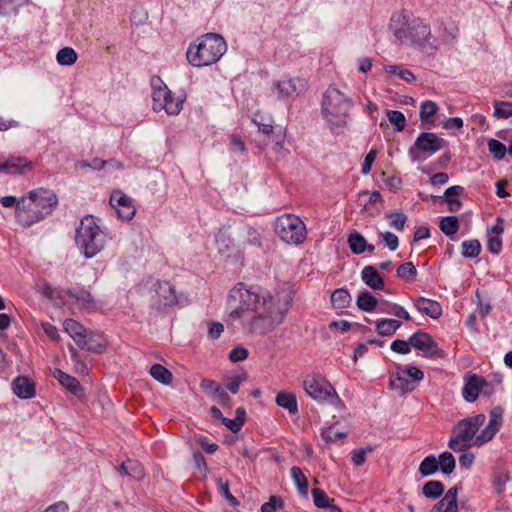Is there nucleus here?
Segmentation results:
<instances>
[{"label": "nucleus", "instance_id": "6", "mask_svg": "<svg viewBox=\"0 0 512 512\" xmlns=\"http://www.w3.org/2000/svg\"><path fill=\"white\" fill-rule=\"evenodd\" d=\"M485 420L486 416L484 414L460 420L452 431L448 447L455 452H459L466 451L472 446L479 447L487 443L488 441L479 440V434H477Z\"/></svg>", "mask_w": 512, "mask_h": 512}, {"label": "nucleus", "instance_id": "24", "mask_svg": "<svg viewBox=\"0 0 512 512\" xmlns=\"http://www.w3.org/2000/svg\"><path fill=\"white\" fill-rule=\"evenodd\" d=\"M53 376L70 393L77 397L81 396L83 388L76 377H73L60 369H55L53 372Z\"/></svg>", "mask_w": 512, "mask_h": 512}, {"label": "nucleus", "instance_id": "4", "mask_svg": "<svg viewBox=\"0 0 512 512\" xmlns=\"http://www.w3.org/2000/svg\"><path fill=\"white\" fill-rule=\"evenodd\" d=\"M226 50V41L220 34L206 33L189 45L186 57L194 67L209 66L218 62Z\"/></svg>", "mask_w": 512, "mask_h": 512}, {"label": "nucleus", "instance_id": "25", "mask_svg": "<svg viewBox=\"0 0 512 512\" xmlns=\"http://www.w3.org/2000/svg\"><path fill=\"white\" fill-rule=\"evenodd\" d=\"M77 346L83 350L94 353H102L106 349V344L102 336L93 332H87Z\"/></svg>", "mask_w": 512, "mask_h": 512}, {"label": "nucleus", "instance_id": "13", "mask_svg": "<svg viewBox=\"0 0 512 512\" xmlns=\"http://www.w3.org/2000/svg\"><path fill=\"white\" fill-rule=\"evenodd\" d=\"M110 205L117 212L119 218L131 220L136 212L132 199L122 191H114L110 196Z\"/></svg>", "mask_w": 512, "mask_h": 512}, {"label": "nucleus", "instance_id": "64", "mask_svg": "<svg viewBox=\"0 0 512 512\" xmlns=\"http://www.w3.org/2000/svg\"><path fill=\"white\" fill-rule=\"evenodd\" d=\"M221 422L223 425H225L229 430H231L234 433L239 432L243 426V420H241L240 418H235V417L233 419L224 417V418H222Z\"/></svg>", "mask_w": 512, "mask_h": 512}, {"label": "nucleus", "instance_id": "43", "mask_svg": "<svg viewBox=\"0 0 512 512\" xmlns=\"http://www.w3.org/2000/svg\"><path fill=\"white\" fill-rule=\"evenodd\" d=\"M438 470V461L434 455L426 456L419 465V473L424 477L432 476Z\"/></svg>", "mask_w": 512, "mask_h": 512}, {"label": "nucleus", "instance_id": "22", "mask_svg": "<svg viewBox=\"0 0 512 512\" xmlns=\"http://www.w3.org/2000/svg\"><path fill=\"white\" fill-rule=\"evenodd\" d=\"M149 283L155 289L156 294L163 298V301L160 302L161 305L170 306L176 302L175 290L169 282L149 279L147 284Z\"/></svg>", "mask_w": 512, "mask_h": 512}, {"label": "nucleus", "instance_id": "1", "mask_svg": "<svg viewBox=\"0 0 512 512\" xmlns=\"http://www.w3.org/2000/svg\"><path fill=\"white\" fill-rule=\"evenodd\" d=\"M229 317L241 320L245 331L264 335L280 325L287 312L288 302L275 299L267 290H252L238 283L228 295Z\"/></svg>", "mask_w": 512, "mask_h": 512}, {"label": "nucleus", "instance_id": "7", "mask_svg": "<svg viewBox=\"0 0 512 512\" xmlns=\"http://www.w3.org/2000/svg\"><path fill=\"white\" fill-rule=\"evenodd\" d=\"M105 234L101 231L95 218L86 215L76 229V245L86 258L97 255L105 245Z\"/></svg>", "mask_w": 512, "mask_h": 512}, {"label": "nucleus", "instance_id": "62", "mask_svg": "<svg viewBox=\"0 0 512 512\" xmlns=\"http://www.w3.org/2000/svg\"><path fill=\"white\" fill-rule=\"evenodd\" d=\"M377 156V151L374 149H371L365 156L364 162L361 167L362 174L366 175L371 171V167L373 162L375 161Z\"/></svg>", "mask_w": 512, "mask_h": 512}, {"label": "nucleus", "instance_id": "45", "mask_svg": "<svg viewBox=\"0 0 512 512\" xmlns=\"http://www.w3.org/2000/svg\"><path fill=\"white\" fill-rule=\"evenodd\" d=\"M384 70L392 75L399 77L407 83H411L415 80L414 74L405 68H402L400 65H386L384 66Z\"/></svg>", "mask_w": 512, "mask_h": 512}, {"label": "nucleus", "instance_id": "21", "mask_svg": "<svg viewBox=\"0 0 512 512\" xmlns=\"http://www.w3.org/2000/svg\"><path fill=\"white\" fill-rule=\"evenodd\" d=\"M32 169V162L26 157H9L5 160L4 172L8 175H24Z\"/></svg>", "mask_w": 512, "mask_h": 512}, {"label": "nucleus", "instance_id": "30", "mask_svg": "<svg viewBox=\"0 0 512 512\" xmlns=\"http://www.w3.org/2000/svg\"><path fill=\"white\" fill-rule=\"evenodd\" d=\"M276 404L286 410L290 414H296L298 412L297 399L294 393L281 391L276 396Z\"/></svg>", "mask_w": 512, "mask_h": 512}, {"label": "nucleus", "instance_id": "12", "mask_svg": "<svg viewBox=\"0 0 512 512\" xmlns=\"http://www.w3.org/2000/svg\"><path fill=\"white\" fill-rule=\"evenodd\" d=\"M410 344L415 349L422 351L426 358H437L443 355V351L434 339L422 330H418L410 336Z\"/></svg>", "mask_w": 512, "mask_h": 512}, {"label": "nucleus", "instance_id": "5", "mask_svg": "<svg viewBox=\"0 0 512 512\" xmlns=\"http://www.w3.org/2000/svg\"><path fill=\"white\" fill-rule=\"evenodd\" d=\"M352 100L335 86H329L323 93L321 113L331 130L347 124Z\"/></svg>", "mask_w": 512, "mask_h": 512}, {"label": "nucleus", "instance_id": "36", "mask_svg": "<svg viewBox=\"0 0 512 512\" xmlns=\"http://www.w3.org/2000/svg\"><path fill=\"white\" fill-rule=\"evenodd\" d=\"M352 301L348 290L339 288L333 291L331 295V303L333 307L343 309L350 306Z\"/></svg>", "mask_w": 512, "mask_h": 512}, {"label": "nucleus", "instance_id": "49", "mask_svg": "<svg viewBox=\"0 0 512 512\" xmlns=\"http://www.w3.org/2000/svg\"><path fill=\"white\" fill-rule=\"evenodd\" d=\"M313 503L317 508L325 509L329 506V503L333 500L320 488H313L311 490Z\"/></svg>", "mask_w": 512, "mask_h": 512}, {"label": "nucleus", "instance_id": "59", "mask_svg": "<svg viewBox=\"0 0 512 512\" xmlns=\"http://www.w3.org/2000/svg\"><path fill=\"white\" fill-rule=\"evenodd\" d=\"M248 357V350L242 346L233 348L229 353V359L232 362H241Z\"/></svg>", "mask_w": 512, "mask_h": 512}, {"label": "nucleus", "instance_id": "38", "mask_svg": "<svg viewBox=\"0 0 512 512\" xmlns=\"http://www.w3.org/2000/svg\"><path fill=\"white\" fill-rule=\"evenodd\" d=\"M438 105L431 100H425L420 105L419 117L423 123H432V117L438 112Z\"/></svg>", "mask_w": 512, "mask_h": 512}, {"label": "nucleus", "instance_id": "56", "mask_svg": "<svg viewBox=\"0 0 512 512\" xmlns=\"http://www.w3.org/2000/svg\"><path fill=\"white\" fill-rule=\"evenodd\" d=\"M372 447L355 449L351 452V460L354 465L361 466L366 461V454L372 452Z\"/></svg>", "mask_w": 512, "mask_h": 512}, {"label": "nucleus", "instance_id": "17", "mask_svg": "<svg viewBox=\"0 0 512 512\" xmlns=\"http://www.w3.org/2000/svg\"><path fill=\"white\" fill-rule=\"evenodd\" d=\"M13 393L20 399H32L36 395L35 382L27 376H17L11 383Z\"/></svg>", "mask_w": 512, "mask_h": 512}, {"label": "nucleus", "instance_id": "52", "mask_svg": "<svg viewBox=\"0 0 512 512\" xmlns=\"http://www.w3.org/2000/svg\"><path fill=\"white\" fill-rule=\"evenodd\" d=\"M389 122L394 126L395 130L402 131L405 128L406 118L404 114L397 110L387 111Z\"/></svg>", "mask_w": 512, "mask_h": 512}, {"label": "nucleus", "instance_id": "32", "mask_svg": "<svg viewBox=\"0 0 512 512\" xmlns=\"http://www.w3.org/2000/svg\"><path fill=\"white\" fill-rule=\"evenodd\" d=\"M63 327L66 333L73 338L74 342L78 345L82 338L87 333V330L76 320L66 319L63 323Z\"/></svg>", "mask_w": 512, "mask_h": 512}, {"label": "nucleus", "instance_id": "20", "mask_svg": "<svg viewBox=\"0 0 512 512\" xmlns=\"http://www.w3.org/2000/svg\"><path fill=\"white\" fill-rule=\"evenodd\" d=\"M459 492L458 486L451 487L439 500L430 512H458L457 496Z\"/></svg>", "mask_w": 512, "mask_h": 512}, {"label": "nucleus", "instance_id": "19", "mask_svg": "<svg viewBox=\"0 0 512 512\" xmlns=\"http://www.w3.org/2000/svg\"><path fill=\"white\" fill-rule=\"evenodd\" d=\"M304 87L302 80L299 78H284L274 83V89L278 91L280 98H290L298 95Z\"/></svg>", "mask_w": 512, "mask_h": 512}, {"label": "nucleus", "instance_id": "10", "mask_svg": "<svg viewBox=\"0 0 512 512\" xmlns=\"http://www.w3.org/2000/svg\"><path fill=\"white\" fill-rule=\"evenodd\" d=\"M152 86V108L155 112L164 110L168 115H177L183 108V101L172 95L168 87L159 77H153Z\"/></svg>", "mask_w": 512, "mask_h": 512}, {"label": "nucleus", "instance_id": "37", "mask_svg": "<svg viewBox=\"0 0 512 512\" xmlns=\"http://www.w3.org/2000/svg\"><path fill=\"white\" fill-rule=\"evenodd\" d=\"M444 492V484L438 480H430L422 487V494L429 499H437Z\"/></svg>", "mask_w": 512, "mask_h": 512}, {"label": "nucleus", "instance_id": "48", "mask_svg": "<svg viewBox=\"0 0 512 512\" xmlns=\"http://www.w3.org/2000/svg\"><path fill=\"white\" fill-rule=\"evenodd\" d=\"M42 294L47 299L53 301L56 306H62L64 299L60 291L55 290L50 284L45 283L42 288Z\"/></svg>", "mask_w": 512, "mask_h": 512}, {"label": "nucleus", "instance_id": "42", "mask_svg": "<svg viewBox=\"0 0 512 512\" xmlns=\"http://www.w3.org/2000/svg\"><path fill=\"white\" fill-rule=\"evenodd\" d=\"M440 230L447 236H453L459 230V221L456 216L442 217L439 224Z\"/></svg>", "mask_w": 512, "mask_h": 512}, {"label": "nucleus", "instance_id": "58", "mask_svg": "<svg viewBox=\"0 0 512 512\" xmlns=\"http://www.w3.org/2000/svg\"><path fill=\"white\" fill-rule=\"evenodd\" d=\"M487 249L493 254H498L502 249V238L488 234Z\"/></svg>", "mask_w": 512, "mask_h": 512}, {"label": "nucleus", "instance_id": "57", "mask_svg": "<svg viewBox=\"0 0 512 512\" xmlns=\"http://www.w3.org/2000/svg\"><path fill=\"white\" fill-rule=\"evenodd\" d=\"M380 236L389 250L395 251L398 248L399 239L394 233L386 231L381 233Z\"/></svg>", "mask_w": 512, "mask_h": 512}, {"label": "nucleus", "instance_id": "35", "mask_svg": "<svg viewBox=\"0 0 512 512\" xmlns=\"http://www.w3.org/2000/svg\"><path fill=\"white\" fill-rule=\"evenodd\" d=\"M150 375L159 383L170 385L173 381V374L161 364H154L150 368Z\"/></svg>", "mask_w": 512, "mask_h": 512}, {"label": "nucleus", "instance_id": "2", "mask_svg": "<svg viewBox=\"0 0 512 512\" xmlns=\"http://www.w3.org/2000/svg\"><path fill=\"white\" fill-rule=\"evenodd\" d=\"M390 30L396 41L431 56L435 54V43L432 42L430 25L412 13L400 12L393 14Z\"/></svg>", "mask_w": 512, "mask_h": 512}, {"label": "nucleus", "instance_id": "31", "mask_svg": "<svg viewBox=\"0 0 512 512\" xmlns=\"http://www.w3.org/2000/svg\"><path fill=\"white\" fill-rule=\"evenodd\" d=\"M347 243L351 252L355 255H360L366 251L367 241L365 237L356 230L348 234Z\"/></svg>", "mask_w": 512, "mask_h": 512}, {"label": "nucleus", "instance_id": "8", "mask_svg": "<svg viewBox=\"0 0 512 512\" xmlns=\"http://www.w3.org/2000/svg\"><path fill=\"white\" fill-rule=\"evenodd\" d=\"M275 232L282 241L294 245L303 243L307 237L305 223L294 214L279 216L275 221Z\"/></svg>", "mask_w": 512, "mask_h": 512}, {"label": "nucleus", "instance_id": "60", "mask_svg": "<svg viewBox=\"0 0 512 512\" xmlns=\"http://www.w3.org/2000/svg\"><path fill=\"white\" fill-rule=\"evenodd\" d=\"M411 382H419L424 378V373L416 366L409 365L402 369Z\"/></svg>", "mask_w": 512, "mask_h": 512}, {"label": "nucleus", "instance_id": "28", "mask_svg": "<svg viewBox=\"0 0 512 512\" xmlns=\"http://www.w3.org/2000/svg\"><path fill=\"white\" fill-rule=\"evenodd\" d=\"M290 475L292 478L293 483L295 484L297 491L299 495L304 498H309V492H308V480L306 476L304 475L301 468L297 466H293L290 469Z\"/></svg>", "mask_w": 512, "mask_h": 512}, {"label": "nucleus", "instance_id": "40", "mask_svg": "<svg viewBox=\"0 0 512 512\" xmlns=\"http://www.w3.org/2000/svg\"><path fill=\"white\" fill-rule=\"evenodd\" d=\"M438 461V469L446 475L451 474L456 466V461L452 453L445 451L439 455Z\"/></svg>", "mask_w": 512, "mask_h": 512}, {"label": "nucleus", "instance_id": "41", "mask_svg": "<svg viewBox=\"0 0 512 512\" xmlns=\"http://www.w3.org/2000/svg\"><path fill=\"white\" fill-rule=\"evenodd\" d=\"M78 55L71 47L61 48L56 55V61L61 66H71L77 61Z\"/></svg>", "mask_w": 512, "mask_h": 512}, {"label": "nucleus", "instance_id": "23", "mask_svg": "<svg viewBox=\"0 0 512 512\" xmlns=\"http://www.w3.org/2000/svg\"><path fill=\"white\" fill-rule=\"evenodd\" d=\"M414 307L432 319H438L442 315V307L440 303L435 300L418 297L413 300Z\"/></svg>", "mask_w": 512, "mask_h": 512}, {"label": "nucleus", "instance_id": "14", "mask_svg": "<svg viewBox=\"0 0 512 512\" xmlns=\"http://www.w3.org/2000/svg\"><path fill=\"white\" fill-rule=\"evenodd\" d=\"M458 33L459 29L453 22L441 21L435 30V35L432 34V42L435 43V52L442 44L452 45Z\"/></svg>", "mask_w": 512, "mask_h": 512}, {"label": "nucleus", "instance_id": "63", "mask_svg": "<svg viewBox=\"0 0 512 512\" xmlns=\"http://www.w3.org/2000/svg\"><path fill=\"white\" fill-rule=\"evenodd\" d=\"M244 233L248 236V244L254 246H261V239L259 233L250 226H245L243 228Z\"/></svg>", "mask_w": 512, "mask_h": 512}, {"label": "nucleus", "instance_id": "47", "mask_svg": "<svg viewBox=\"0 0 512 512\" xmlns=\"http://www.w3.org/2000/svg\"><path fill=\"white\" fill-rule=\"evenodd\" d=\"M487 145L489 152L496 160H502L508 152V148L499 140L490 139Z\"/></svg>", "mask_w": 512, "mask_h": 512}, {"label": "nucleus", "instance_id": "27", "mask_svg": "<svg viewBox=\"0 0 512 512\" xmlns=\"http://www.w3.org/2000/svg\"><path fill=\"white\" fill-rule=\"evenodd\" d=\"M121 475L129 476L135 480H141L145 476L143 466L136 460L124 461L118 469Z\"/></svg>", "mask_w": 512, "mask_h": 512}, {"label": "nucleus", "instance_id": "50", "mask_svg": "<svg viewBox=\"0 0 512 512\" xmlns=\"http://www.w3.org/2000/svg\"><path fill=\"white\" fill-rule=\"evenodd\" d=\"M385 303L391 307V310H385L383 308H379L378 309L379 312L386 313V314H392V315H394L398 318L404 319L406 321L410 320V314L403 306H400L396 303H392L389 301H385Z\"/></svg>", "mask_w": 512, "mask_h": 512}, {"label": "nucleus", "instance_id": "44", "mask_svg": "<svg viewBox=\"0 0 512 512\" xmlns=\"http://www.w3.org/2000/svg\"><path fill=\"white\" fill-rule=\"evenodd\" d=\"M462 256L465 258H476L481 252V243L477 239L462 242Z\"/></svg>", "mask_w": 512, "mask_h": 512}, {"label": "nucleus", "instance_id": "51", "mask_svg": "<svg viewBox=\"0 0 512 512\" xmlns=\"http://www.w3.org/2000/svg\"><path fill=\"white\" fill-rule=\"evenodd\" d=\"M389 219V226L396 230H403L407 222V216L402 212H389L386 215Z\"/></svg>", "mask_w": 512, "mask_h": 512}, {"label": "nucleus", "instance_id": "9", "mask_svg": "<svg viewBox=\"0 0 512 512\" xmlns=\"http://www.w3.org/2000/svg\"><path fill=\"white\" fill-rule=\"evenodd\" d=\"M447 145V141L433 132H421L414 144L409 148L408 155L413 163L424 162Z\"/></svg>", "mask_w": 512, "mask_h": 512}, {"label": "nucleus", "instance_id": "29", "mask_svg": "<svg viewBox=\"0 0 512 512\" xmlns=\"http://www.w3.org/2000/svg\"><path fill=\"white\" fill-rule=\"evenodd\" d=\"M401 326L400 320L383 318L376 321L375 331L380 336H392Z\"/></svg>", "mask_w": 512, "mask_h": 512}, {"label": "nucleus", "instance_id": "18", "mask_svg": "<svg viewBox=\"0 0 512 512\" xmlns=\"http://www.w3.org/2000/svg\"><path fill=\"white\" fill-rule=\"evenodd\" d=\"M487 385L488 383L486 379L482 376H478L476 374L469 375L462 391L464 399L467 402H474L478 398L483 387Z\"/></svg>", "mask_w": 512, "mask_h": 512}, {"label": "nucleus", "instance_id": "15", "mask_svg": "<svg viewBox=\"0 0 512 512\" xmlns=\"http://www.w3.org/2000/svg\"><path fill=\"white\" fill-rule=\"evenodd\" d=\"M66 293L73 299V303L84 311H95L99 307L98 301L84 287L69 288Z\"/></svg>", "mask_w": 512, "mask_h": 512}, {"label": "nucleus", "instance_id": "55", "mask_svg": "<svg viewBox=\"0 0 512 512\" xmlns=\"http://www.w3.org/2000/svg\"><path fill=\"white\" fill-rule=\"evenodd\" d=\"M411 347L412 344H410V337L408 340L396 339L390 345V348L393 352L401 355L409 354L411 352Z\"/></svg>", "mask_w": 512, "mask_h": 512}, {"label": "nucleus", "instance_id": "46", "mask_svg": "<svg viewBox=\"0 0 512 512\" xmlns=\"http://www.w3.org/2000/svg\"><path fill=\"white\" fill-rule=\"evenodd\" d=\"M217 487L219 494L223 496L231 506L237 507L239 505L237 498L230 493L228 480H223L222 478L217 479Z\"/></svg>", "mask_w": 512, "mask_h": 512}, {"label": "nucleus", "instance_id": "34", "mask_svg": "<svg viewBox=\"0 0 512 512\" xmlns=\"http://www.w3.org/2000/svg\"><path fill=\"white\" fill-rule=\"evenodd\" d=\"M378 301L377 299L372 295L371 292L364 290L359 293L356 305L359 310L364 312H373L377 308Z\"/></svg>", "mask_w": 512, "mask_h": 512}, {"label": "nucleus", "instance_id": "3", "mask_svg": "<svg viewBox=\"0 0 512 512\" xmlns=\"http://www.w3.org/2000/svg\"><path fill=\"white\" fill-rule=\"evenodd\" d=\"M57 203L58 199L53 191L44 188L32 190L18 201L17 222L24 227H30L50 215Z\"/></svg>", "mask_w": 512, "mask_h": 512}, {"label": "nucleus", "instance_id": "16", "mask_svg": "<svg viewBox=\"0 0 512 512\" xmlns=\"http://www.w3.org/2000/svg\"><path fill=\"white\" fill-rule=\"evenodd\" d=\"M503 422V408L496 406L491 409L488 424L480 431L479 440L490 441L499 431Z\"/></svg>", "mask_w": 512, "mask_h": 512}, {"label": "nucleus", "instance_id": "11", "mask_svg": "<svg viewBox=\"0 0 512 512\" xmlns=\"http://www.w3.org/2000/svg\"><path fill=\"white\" fill-rule=\"evenodd\" d=\"M304 389L316 401L329 402L336 407L343 406L334 387L321 375L308 376L304 380Z\"/></svg>", "mask_w": 512, "mask_h": 512}, {"label": "nucleus", "instance_id": "61", "mask_svg": "<svg viewBox=\"0 0 512 512\" xmlns=\"http://www.w3.org/2000/svg\"><path fill=\"white\" fill-rule=\"evenodd\" d=\"M247 378V374L245 372H242L241 374H238L234 376L230 382L227 384V389L233 393L236 394L239 390V387L243 381H245Z\"/></svg>", "mask_w": 512, "mask_h": 512}, {"label": "nucleus", "instance_id": "26", "mask_svg": "<svg viewBox=\"0 0 512 512\" xmlns=\"http://www.w3.org/2000/svg\"><path fill=\"white\" fill-rule=\"evenodd\" d=\"M361 280L373 290H383L385 286L382 276L372 265H367L362 269Z\"/></svg>", "mask_w": 512, "mask_h": 512}, {"label": "nucleus", "instance_id": "54", "mask_svg": "<svg viewBox=\"0 0 512 512\" xmlns=\"http://www.w3.org/2000/svg\"><path fill=\"white\" fill-rule=\"evenodd\" d=\"M391 383L403 391H411L414 388L412 382L408 379L402 369L397 371L396 377L391 381Z\"/></svg>", "mask_w": 512, "mask_h": 512}, {"label": "nucleus", "instance_id": "33", "mask_svg": "<svg viewBox=\"0 0 512 512\" xmlns=\"http://www.w3.org/2000/svg\"><path fill=\"white\" fill-rule=\"evenodd\" d=\"M464 193V187L460 185H454L446 189L444 192V200L448 205V210L450 212H457L461 206L462 202L460 200H452L451 196H460Z\"/></svg>", "mask_w": 512, "mask_h": 512}, {"label": "nucleus", "instance_id": "39", "mask_svg": "<svg viewBox=\"0 0 512 512\" xmlns=\"http://www.w3.org/2000/svg\"><path fill=\"white\" fill-rule=\"evenodd\" d=\"M215 243L220 253L230 252L234 247V241L226 230H219L215 235Z\"/></svg>", "mask_w": 512, "mask_h": 512}, {"label": "nucleus", "instance_id": "53", "mask_svg": "<svg viewBox=\"0 0 512 512\" xmlns=\"http://www.w3.org/2000/svg\"><path fill=\"white\" fill-rule=\"evenodd\" d=\"M396 273L399 278L409 280L416 277L417 269L412 262H405L398 266Z\"/></svg>", "mask_w": 512, "mask_h": 512}]
</instances>
